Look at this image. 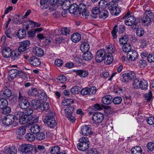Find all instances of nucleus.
<instances>
[{"instance_id": "obj_64", "label": "nucleus", "mask_w": 154, "mask_h": 154, "mask_svg": "<svg viewBox=\"0 0 154 154\" xmlns=\"http://www.w3.org/2000/svg\"><path fill=\"white\" fill-rule=\"evenodd\" d=\"M147 60L150 63L154 62V54L152 53L150 54L147 56Z\"/></svg>"}, {"instance_id": "obj_29", "label": "nucleus", "mask_w": 154, "mask_h": 154, "mask_svg": "<svg viewBox=\"0 0 154 154\" xmlns=\"http://www.w3.org/2000/svg\"><path fill=\"white\" fill-rule=\"evenodd\" d=\"M27 94L29 95L35 96L38 95L39 91L36 88H33L29 90L28 91Z\"/></svg>"}, {"instance_id": "obj_50", "label": "nucleus", "mask_w": 154, "mask_h": 154, "mask_svg": "<svg viewBox=\"0 0 154 154\" xmlns=\"http://www.w3.org/2000/svg\"><path fill=\"white\" fill-rule=\"evenodd\" d=\"M122 100V98L121 97H116L113 98L112 101L115 104H119L121 103Z\"/></svg>"}, {"instance_id": "obj_13", "label": "nucleus", "mask_w": 154, "mask_h": 154, "mask_svg": "<svg viewBox=\"0 0 154 154\" xmlns=\"http://www.w3.org/2000/svg\"><path fill=\"white\" fill-rule=\"evenodd\" d=\"M14 115H9L5 116L3 119V123L6 125L8 126L11 125L14 121V119L15 118V113Z\"/></svg>"}, {"instance_id": "obj_10", "label": "nucleus", "mask_w": 154, "mask_h": 154, "mask_svg": "<svg viewBox=\"0 0 154 154\" xmlns=\"http://www.w3.org/2000/svg\"><path fill=\"white\" fill-rule=\"evenodd\" d=\"M78 11L80 14H82L83 17L87 18L89 15V12L87 10L86 5L83 3H80L78 8Z\"/></svg>"}, {"instance_id": "obj_7", "label": "nucleus", "mask_w": 154, "mask_h": 154, "mask_svg": "<svg viewBox=\"0 0 154 154\" xmlns=\"http://www.w3.org/2000/svg\"><path fill=\"white\" fill-rule=\"evenodd\" d=\"M127 18L125 20V23L127 25L131 26L134 24H135L136 19L133 15H130V13H128L123 17L122 19Z\"/></svg>"}, {"instance_id": "obj_43", "label": "nucleus", "mask_w": 154, "mask_h": 154, "mask_svg": "<svg viewBox=\"0 0 154 154\" xmlns=\"http://www.w3.org/2000/svg\"><path fill=\"white\" fill-rule=\"evenodd\" d=\"M74 103V100L72 99H66L63 100L62 104L64 106H69L70 104Z\"/></svg>"}, {"instance_id": "obj_32", "label": "nucleus", "mask_w": 154, "mask_h": 154, "mask_svg": "<svg viewBox=\"0 0 154 154\" xmlns=\"http://www.w3.org/2000/svg\"><path fill=\"white\" fill-rule=\"evenodd\" d=\"M108 2L105 0H101L98 3L99 9H103L108 7Z\"/></svg>"}, {"instance_id": "obj_18", "label": "nucleus", "mask_w": 154, "mask_h": 154, "mask_svg": "<svg viewBox=\"0 0 154 154\" xmlns=\"http://www.w3.org/2000/svg\"><path fill=\"white\" fill-rule=\"evenodd\" d=\"M112 54L108 53L106 56L104 57L103 60L105 63L106 64H109L112 63L113 61V57L112 56Z\"/></svg>"}, {"instance_id": "obj_37", "label": "nucleus", "mask_w": 154, "mask_h": 154, "mask_svg": "<svg viewBox=\"0 0 154 154\" xmlns=\"http://www.w3.org/2000/svg\"><path fill=\"white\" fill-rule=\"evenodd\" d=\"M78 9L77 5L76 4H71L69 8V11L71 14H74L76 12Z\"/></svg>"}, {"instance_id": "obj_56", "label": "nucleus", "mask_w": 154, "mask_h": 154, "mask_svg": "<svg viewBox=\"0 0 154 154\" xmlns=\"http://www.w3.org/2000/svg\"><path fill=\"white\" fill-rule=\"evenodd\" d=\"M18 73V75L19 76L20 78L24 79H27L28 78V75L24 72L20 70Z\"/></svg>"}, {"instance_id": "obj_46", "label": "nucleus", "mask_w": 154, "mask_h": 154, "mask_svg": "<svg viewBox=\"0 0 154 154\" xmlns=\"http://www.w3.org/2000/svg\"><path fill=\"white\" fill-rule=\"evenodd\" d=\"M128 40V35H124L122 36L119 40V43L120 44L123 45V44L127 42Z\"/></svg>"}, {"instance_id": "obj_34", "label": "nucleus", "mask_w": 154, "mask_h": 154, "mask_svg": "<svg viewBox=\"0 0 154 154\" xmlns=\"http://www.w3.org/2000/svg\"><path fill=\"white\" fill-rule=\"evenodd\" d=\"M109 15V12L106 10H103L100 12L99 17L103 19H105L108 17Z\"/></svg>"}, {"instance_id": "obj_30", "label": "nucleus", "mask_w": 154, "mask_h": 154, "mask_svg": "<svg viewBox=\"0 0 154 154\" xmlns=\"http://www.w3.org/2000/svg\"><path fill=\"white\" fill-rule=\"evenodd\" d=\"M23 147V152L25 153L30 152L33 149V146L30 144H25Z\"/></svg>"}, {"instance_id": "obj_12", "label": "nucleus", "mask_w": 154, "mask_h": 154, "mask_svg": "<svg viewBox=\"0 0 154 154\" xmlns=\"http://www.w3.org/2000/svg\"><path fill=\"white\" fill-rule=\"evenodd\" d=\"M80 133L84 136H88L91 134L93 132L91 131L90 125H84L81 127Z\"/></svg>"}, {"instance_id": "obj_25", "label": "nucleus", "mask_w": 154, "mask_h": 154, "mask_svg": "<svg viewBox=\"0 0 154 154\" xmlns=\"http://www.w3.org/2000/svg\"><path fill=\"white\" fill-rule=\"evenodd\" d=\"M83 58L86 61H89L91 60L93 55L91 52L87 50L86 52H85L83 54Z\"/></svg>"}, {"instance_id": "obj_53", "label": "nucleus", "mask_w": 154, "mask_h": 154, "mask_svg": "<svg viewBox=\"0 0 154 154\" xmlns=\"http://www.w3.org/2000/svg\"><path fill=\"white\" fill-rule=\"evenodd\" d=\"M60 31L62 35H66L69 34L70 32L69 29L66 27L62 28Z\"/></svg>"}, {"instance_id": "obj_5", "label": "nucleus", "mask_w": 154, "mask_h": 154, "mask_svg": "<svg viewBox=\"0 0 154 154\" xmlns=\"http://www.w3.org/2000/svg\"><path fill=\"white\" fill-rule=\"evenodd\" d=\"M79 141L77 147L79 150L84 151L89 148V141L88 137H82L79 139Z\"/></svg>"}, {"instance_id": "obj_15", "label": "nucleus", "mask_w": 154, "mask_h": 154, "mask_svg": "<svg viewBox=\"0 0 154 154\" xmlns=\"http://www.w3.org/2000/svg\"><path fill=\"white\" fill-rule=\"evenodd\" d=\"M28 61L31 65L34 66H39L41 63L40 59L35 56L30 57L28 59Z\"/></svg>"}, {"instance_id": "obj_63", "label": "nucleus", "mask_w": 154, "mask_h": 154, "mask_svg": "<svg viewBox=\"0 0 154 154\" xmlns=\"http://www.w3.org/2000/svg\"><path fill=\"white\" fill-rule=\"evenodd\" d=\"M144 96L146 100L148 101L150 100L152 98V91H149L148 93L145 94Z\"/></svg>"}, {"instance_id": "obj_8", "label": "nucleus", "mask_w": 154, "mask_h": 154, "mask_svg": "<svg viewBox=\"0 0 154 154\" xmlns=\"http://www.w3.org/2000/svg\"><path fill=\"white\" fill-rule=\"evenodd\" d=\"M104 117V114L101 112L95 113L92 116V121L95 124L100 123L103 121Z\"/></svg>"}, {"instance_id": "obj_38", "label": "nucleus", "mask_w": 154, "mask_h": 154, "mask_svg": "<svg viewBox=\"0 0 154 154\" xmlns=\"http://www.w3.org/2000/svg\"><path fill=\"white\" fill-rule=\"evenodd\" d=\"M31 104L32 107L37 109H39L40 104L38 100H32L31 101Z\"/></svg>"}, {"instance_id": "obj_54", "label": "nucleus", "mask_w": 154, "mask_h": 154, "mask_svg": "<svg viewBox=\"0 0 154 154\" xmlns=\"http://www.w3.org/2000/svg\"><path fill=\"white\" fill-rule=\"evenodd\" d=\"M75 109L72 106H69L67 107L64 110L65 113H72Z\"/></svg>"}, {"instance_id": "obj_24", "label": "nucleus", "mask_w": 154, "mask_h": 154, "mask_svg": "<svg viewBox=\"0 0 154 154\" xmlns=\"http://www.w3.org/2000/svg\"><path fill=\"white\" fill-rule=\"evenodd\" d=\"M49 0H41L40 7L42 9H45L48 8L49 6Z\"/></svg>"}, {"instance_id": "obj_40", "label": "nucleus", "mask_w": 154, "mask_h": 154, "mask_svg": "<svg viewBox=\"0 0 154 154\" xmlns=\"http://www.w3.org/2000/svg\"><path fill=\"white\" fill-rule=\"evenodd\" d=\"M100 9L99 8H98L96 7L92 8L91 10V12L94 15L93 16V17L96 18L97 17V15H98V13L99 14L100 12Z\"/></svg>"}, {"instance_id": "obj_27", "label": "nucleus", "mask_w": 154, "mask_h": 154, "mask_svg": "<svg viewBox=\"0 0 154 154\" xmlns=\"http://www.w3.org/2000/svg\"><path fill=\"white\" fill-rule=\"evenodd\" d=\"M32 52L36 56L39 57H42L44 54L42 49H33Z\"/></svg>"}, {"instance_id": "obj_16", "label": "nucleus", "mask_w": 154, "mask_h": 154, "mask_svg": "<svg viewBox=\"0 0 154 154\" xmlns=\"http://www.w3.org/2000/svg\"><path fill=\"white\" fill-rule=\"evenodd\" d=\"M11 91L9 89L6 88L4 90L1 91L0 94V98L5 99L9 98L11 95Z\"/></svg>"}, {"instance_id": "obj_3", "label": "nucleus", "mask_w": 154, "mask_h": 154, "mask_svg": "<svg viewBox=\"0 0 154 154\" xmlns=\"http://www.w3.org/2000/svg\"><path fill=\"white\" fill-rule=\"evenodd\" d=\"M15 116L17 120H18L19 123L21 124H25L33 119V117L31 115H25L22 112L17 111L15 112Z\"/></svg>"}, {"instance_id": "obj_4", "label": "nucleus", "mask_w": 154, "mask_h": 154, "mask_svg": "<svg viewBox=\"0 0 154 154\" xmlns=\"http://www.w3.org/2000/svg\"><path fill=\"white\" fill-rule=\"evenodd\" d=\"M116 49H102L98 50L97 52L95 60L97 63H100L103 60L104 57L108 53H113L115 51Z\"/></svg>"}, {"instance_id": "obj_36", "label": "nucleus", "mask_w": 154, "mask_h": 154, "mask_svg": "<svg viewBox=\"0 0 154 154\" xmlns=\"http://www.w3.org/2000/svg\"><path fill=\"white\" fill-rule=\"evenodd\" d=\"M142 21L144 25L146 26H149L150 25L152 22L151 18L150 17H149L148 16H144V17L143 18Z\"/></svg>"}, {"instance_id": "obj_47", "label": "nucleus", "mask_w": 154, "mask_h": 154, "mask_svg": "<svg viewBox=\"0 0 154 154\" xmlns=\"http://www.w3.org/2000/svg\"><path fill=\"white\" fill-rule=\"evenodd\" d=\"M60 150V148L58 146L53 147L51 150V154H58Z\"/></svg>"}, {"instance_id": "obj_39", "label": "nucleus", "mask_w": 154, "mask_h": 154, "mask_svg": "<svg viewBox=\"0 0 154 154\" xmlns=\"http://www.w3.org/2000/svg\"><path fill=\"white\" fill-rule=\"evenodd\" d=\"M8 105V102L5 99L1 98L0 99V109H2Z\"/></svg>"}, {"instance_id": "obj_51", "label": "nucleus", "mask_w": 154, "mask_h": 154, "mask_svg": "<svg viewBox=\"0 0 154 154\" xmlns=\"http://www.w3.org/2000/svg\"><path fill=\"white\" fill-rule=\"evenodd\" d=\"M57 80L58 83H63L66 82V79L65 76L61 75L58 76Z\"/></svg>"}, {"instance_id": "obj_17", "label": "nucleus", "mask_w": 154, "mask_h": 154, "mask_svg": "<svg viewBox=\"0 0 154 154\" xmlns=\"http://www.w3.org/2000/svg\"><path fill=\"white\" fill-rule=\"evenodd\" d=\"M20 107L22 109H25L27 108L29 106V104L27 100L25 99L20 100L19 103Z\"/></svg>"}, {"instance_id": "obj_57", "label": "nucleus", "mask_w": 154, "mask_h": 154, "mask_svg": "<svg viewBox=\"0 0 154 154\" xmlns=\"http://www.w3.org/2000/svg\"><path fill=\"white\" fill-rule=\"evenodd\" d=\"M146 122L148 124L150 125H154V116H151L148 117L146 119Z\"/></svg>"}, {"instance_id": "obj_49", "label": "nucleus", "mask_w": 154, "mask_h": 154, "mask_svg": "<svg viewBox=\"0 0 154 154\" xmlns=\"http://www.w3.org/2000/svg\"><path fill=\"white\" fill-rule=\"evenodd\" d=\"M140 85V81L137 79L134 80L133 84V87L135 89L139 88Z\"/></svg>"}, {"instance_id": "obj_44", "label": "nucleus", "mask_w": 154, "mask_h": 154, "mask_svg": "<svg viewBox=\"0 0 154 154\" xmlns=\"http://www.w3.org/2000/svg\"><path fill=\"white\" fill-rule=\"evenodd\" d=\"M36 139L38 140H42L44 139L45 137V133L43 132L38 133L36 136Z\"/></svg>"}, {"instance_id": "obj_2", "label": "nucleus", "mask_w": 154, "mask_h": 154, "mask_svg": "<svg viewBox=\"0 0 154 154\" xmlns=\"http://www.w3.org/2000/svg\"><path fill=\"white\" fill-rule=\"evenodd\" d=\"M42 120L44 123L50 128H54L56 125L55 115L53 111H50L47 116L43 117Z\"/></svg>"}, {"instance_id": "obj_20", "label": "nucleus", "mask_w": 154, "mask_h": 154, "mask_svg": "<svg viewBox=\"0 0 154 154\" xmlns=\"http://www.w3.org/2000/svg\"><path fill=\"white\" fill-rule=\"evenodd\" d=\"M74 72L81 78H84L87 76L88 74V72L86 70L82 69H75Z\"/></svg>"}, {"instance_id": "obj_41", "label": "nucleus", "mask_w": 154, "mask_h": 154, "mask_svg": "<svg viewBox=\"0 0 154 154\" xmlns=\"http://www.w3.org/2000/svg\"><path fill=\"white\" fill-rule=\"evenodd\" d=\"M26 130L23 127H20L16 130V134L20 135H23L26 133Z\"/></svg>"}, {"instance_id": "obj_9", "label": "nucleus", "mask_w": 154, "mask_h": 154, "mask_svg": "<svg viewBox=\"0 0 154 154\" xmlns=\"http://www.w3.org/2000/svg\"><path fill=\"white\" fill-rule=\"evenodd\" d=\"M121 76L124 79V82H128L136 77V74L133 72H126L121 74Z\"/></svg>"}, {"instance_id": "obj_45", "label": "nucleus", "mask_w": 154, "mask_h": 154, "mask_svg": "<svg viewBox=\"0 0 154 154\" xmlns=\"http://www.w3.org/2000/svg\"><path fill=\"white\" fill-rule=\"evenodd\" d=\"M108 9L110 11L113 10L114 9H116L117 7L116 3L113 1L110 2L109 4L108 3Z\"/></svg>"}, {"instance_id": "obj_22", "label": "nucleus", "mask_w": 154, "mask_h": 154, "mask_svg": "<svg viewBox=\"0 0 154 154\" xmlns=\"http://www.w3.org/2000/svg\"><path fill=\"white\" fill-rule=\"evenodd\" d=\"M131 152L132 154H142L143 153L142 148L138 146H135L132 148Z\"/></svg>"}, {"instance_id": "obj_62", "label": "nucleus", "mask_w": 154, "mask_h": 154, "mask_svg": "<svg viewBox=\"0 0 154 154\" xmlns=\"http://www.w3.org/2000/svg\"><path fill=\"white\" fill-rule=\"evenodd\" d=\"M137 35L141 37L144 34V30L142 28H139L136 31Z\"/></svg>"}, {"instance_id": "obj_28", "label": "nucleus", "mask_w": 154, "mask_h": 154, "mask_svg": "<svg viewBox=\"0 0 154 154\" xmlns=\"http://www.w3.org/2000/svg\"><path fill=\"white\" fill-rule=\"evenodd\" d=\"M71 4L69 0L65 1L63 2L61 5L62 8L64 11L67 10L69 8Z\"/></svg>"}, {"instance_id": "obj_61", "label": "nucleus", "mask_w": 154, "mask_h": 154, "mask_svg": "<svg viewBox=\"0 0 154 154\" xmlns=\"http://www.w3.org/2000/svg\"><path fill=\"white\" fill-rule=\"evenodd\" d=\"M89 94H95L97 91V89L96 87L94 86H92L90 88H89Z\"/></svg>"}, {"instance_id": "obj_26", "label": "nucleus", "mask_w": 154, "mask_h": 154, "mask_svg": "<svg viewBox=\"0 0 154 154\" xmlns=\"http://www.w3.org/2000/svg\"><path fill=\"white\" fill-rule=\"evenodd\" d=\"M40 127L38 125H34L32 126L30 128V131L34 134H37L41 130Z\"/></svg>"}, {"instance_id": "obj_42", "label": "nucleus", "mask_w": 154, "mask_h": 154, "mask_svg": "<svg viewBox=\"0 0 154 154\" xmlns=\"http://www.w3.org/2000/svg\"><path fill=\"white\" fill-rule=\"evenodd\" d=\"M65 114L66 118L71 122H73L75 121V119L72 113H65Z\"/></svg>"}, {"instance_id": "obj_48", "label": "nucleus", "mask_w": 154, "mask_h": 154, "mask_svg": "<svg viewBox=\"0 0 154 154\" xmlns=\"http://www.w3.org/2000/svg\"><path fill=\"white\" fill-rule=\"evenodd\" d=\"M26 139L29 141H32L35 139V136L31 133H27L25 136Z\"/></svg>"}, {"instance_id": "obj_21", "label": "nucleus", "mask_w": 154, "mask_h": 154, "mask_svg": "<svg viewBox=\"0 0 154 154\" xmlns=\"http://www.w3.org/2000/svg\"><path fill=\"white\" fill-rule=\"evenodd\" d=\"M81 36L79 33H76L73 34L71 36V39L74 43H77L81 39Z\"/></svg>"}, {"instance_id": "obj_14", "label": "nucleus", "mask_w": 154, "mask_h": 154, "mask_svg": "<svg viewBox=\"0 0 154 154\" xmlns=\"http://www.w3.org/2000/svg\"><path fill=\"white\" fill-rule=\"evenodd\" d=\"M138 54L137 52L133 49H129L127 54V57L129 60L134 61L137 58Z\"/></svg>"}, {"instance_id": "obj_35", "label": "nucleus", "mask_w": 154, "mask_h": 154, "mask_svg": "<svg viewBox=\"0 0 154 154\" xmlns=\"http://www.w3.org/2000/svg\"><path fill=\"white\" fill-rule=\"evenodd\" d=\"M30 44L29 41L28 40L23 41L19 43L20 46L18 48H26L29 46Z\"/></svg>"}, {"instance_id": "obj_60", "label": "nucleus", "mask_w": 154, "mask_h": 154, "mask_svg": "<svg viewBox=\"0 0 154 154\" xmlns=\"http://www.w3.org/2000/svg\"><path fill=\"white\" fill-rule=\"evenodd\" d=\"M146 63V61L145 60H141L139 62L138 65L141 68H143L147 66Z\"/></svg>"}, {"instance_id": "obj_19", "label": "nucleus", "mask_w": 154, "mask_h": 154, "mask_svg": "<svg viewBox=\"0 0 154 154\" xmlns=\"http://www.w3.org/2000/svg\"><path fill=\"white\" fill-rule=\"evenodd\" d=\"M112 97L110 95H106L103 97L102 98V103L105 105H109L112 102Z\"/></svg>"}, {"instance_id": "obj_11", "label": "nucleus", "mask_w": 154, "mask_h": 154, "mask_svg": "<svg viewBox=\"0 0 154 154\" xmlns=\"http://www.w3.org/2000/svg\"><path fill=\"white\" fill-rule=\"evenodd\" d=\"M19 69V68H16V69H10L8 71V75L7 77L8 80L9 81H12L18 76V73L20 71Z\"/></svg>"}, {"instance_id": "obj_55", "label": "nucleus", "mask_w": 154, "mask_h": 154, "mask_svg": "<svg viewBox=\"0 0 154 154\" xmlns=\"http://www.w3.org/2000/svg\"><path fill=\"white\" fill-rule=\"evenodd\" d=\"M8 152L9 154H17V149L14 146L9 147Z\"/></svg>"}, {"instance_id": "obj_31", "label": "nucleus", "mask_w": 154, "mask_h": 154, "mask_svg": "<svg viewBox=\"0 0 154 154\" xmlns=\"http://www.w3.org/2000/svg\"><path fill=\"white\" fill-rule=\"evenodd\" d=\"M149 85L146 81L145 80L140 81V85L139 88L143 90H146L147 89Z\"/></svg>"}, {"instance_id": "obj_58", "label": "nucleus", "mask_w": 154, "mask_h": 154, "mask_svg": "<svg viewBox=\"0 0 154 154\" xmlns=\"http://www.w3.org/2000/svg\"><path fill=\"white\" fill-rule=\"evenodd\" d=\"M89 88L86 87L82 89L81 91V94L82 95H85L89 94Z\"/></svg>"}, {"instance_id": "obj_6", "label": "nucleus", "mask_w": 154, "mask_h": 154, "mask_svg": "<svg viewBox=\"0 0 154 154\" xmlns=\"http://www.w3.org/2000/svg\"><path fill=\"white\" fill-rule=\"evenodd\" d=\"M125 28L124 25H121L119 26L117 25H115L111 32V34L114 39L117 38L116 32H118L119 33H122L125 32Z\"/></svg>"}, {"instance_id": "obj_23", "label": "nucleus", "mask_w": 154, "mask_h": 154, "mask_svg": "<svg viewBox=\"0 0 154 154\" xmlns=\"http://www.w3.org/2000/svg\"><path fill=\"white\" fill-rule=\"evenodd\" d=\"M26 32L24 29H19L17 33V36L20 39L23 38L26 36Z\"/></svg>"}, {"instance_id": "obj_33", "label": "nucleus", "mask_w": 154, "mask_h": 154, "mask_svg": "<svg viewBox=\"0 0 154 154\" xmlns=\"http://www.w3.org/2000/svg\"><path fill=\"white\" fill-rule=\"evenodd\" d=\"M49 103L45 102L40 104L39 109L42 111H47L49 108Z\"/></svg>"}, {"instance_id": "obj_59", "label": "nucleus", "mask_w": 154, "mask_h": 154, "mask_svg": "<svg viewBox=\"0 0 154 154\" xmlns=\"http://www.w3.org/2000/svg\"><path fill=\"white\" fill-rule=\"evenodd\" d=\"M147 149L149 151H152L154 150V143L151 142L148 143L146 146Z\"/></svg>"}, {"instance_id": "obj_1", "label": "nucleus", "mask_w": 154, "mask_h": 154, "mask_svg": "<svg viewBox=\"0 0 154 154\" xmlns=\"http://www.w3.org/2000/svg\"><path fill=\"white\" fill-rule=\"evenodd\" d=\"M29 51V49H15L13 51L11 49H3L2 55L5 58L11 57L13 60H15L18 59L22 52L26 53Z\"/></svg>"}, {"instance_id": "obj_52", "label": "nucleus", "mask_w": 154, "mask_h": 154, "mask_svg": "<svg viewBox=\"0 0 154 154\" xmlns=\"http://www.w3.org/2000/svg\"><path fill=\"white\" fill-rule=\"evenodd\" d=\"M80 91V88L79 87L75 86L72 87L71 89V92L72 94H78Z\"/></svg>"}]
</instances>
